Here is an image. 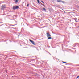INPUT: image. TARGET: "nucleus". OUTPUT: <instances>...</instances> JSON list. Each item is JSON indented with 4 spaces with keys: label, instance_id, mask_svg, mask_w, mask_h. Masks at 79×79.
<instances>
[{
    "label": "nucleus",
    "instance_id": "nucleus-1",
    "mask_svg": "<svg viewBox=\"0 0 79 79\" xmlns=\"http://www.w3.org/2000/svg\"><path fill=\"white\" fill-rule=\"evenodd\" d=\"M18 8H19V6H14L13 7V10H16V9H18Z\"/></svg>",
    "mask_w": 79,
    "mask_h": 79
},
{
    "label": "nucleus",
    "instance_id": "nucleus-2",
    "mask_svg": "<svg viewBox=\"0 0 79 79\" xmlns=\"http://www.w3.org/2000/svg\"><path fill=\"white\" fill-rule=\"evenodd\" d=\"M30 41L31 43L32 44H33L34 45H35V42L34 41H32V40H30Z\"/></svg>",
    "mask_w": 79,
    "mask_h": 79
},
{
    "label": "nucleus",
    "instance_id": "nucleus-3",
    "mask_svg": "<svg viewBox=\"0 0 79 79\" xmlns=\"http://www.w3.org/2000/svg\"><path fill=\"white\" fill-rule=\"evenodd\" d=\"M57 2H58L59 3H60V2H62L63 3H64V1H62L61 0H57Z\"/></svg>",
    "mask_w": 79,
    "mask_h": 79
},
{
    "label": "nucleus",
    "instance_id": "nucleus-4",
    "mask_svg": "<svg viewBox=\"0 0 79 79\" xmlns=\"http://www.w3.org/2000/svg\"><path fill=\"white\" fill-rule=\"evenodd\" d=\"M46 34L47 37H51V35H50L49 33H47Z\"/></svg>",
    "mask_w": 79,
    "mask_h": 79
},
{
    "label": "nucleus",
    "instance_id": "nucleus-5",
    "mask_svg": "<svg viewBox=\"0 0 79 79\" xmlns=\"http://www.w3.org/2000/svg\"><path fill=\"white\" fill-rule=\"evenodd\" d=\"M18 1H19V0H15L16 3H18Z\"/></svg>",
    "mask_w": 79,
    "mask_h": 79
},
{
    "label": "nucleus",
    "instance_id": "nucleus-6",
    "mask_svg": "<svg viewBox=\"0 0 79 79\" xmlns=\"http://www.w3.org/2000/svg\"><path fill=\"white\" fill-rule=\"evenodd\" d=\"M51 39H52V38L50 37H48V40Z\"/></svg>",
    "mask_w": 79,
    "mask_h": 79
},
{
    "label": "nucleus",
    "instance_id": "nucleus-7",
    "mask_svg": "<svg viewBox=\"0 0 79 79\" xmlns=\"http://www.w3.org/2000/svg\"><path fill=\"white\" fill-rule=\"evenodd\" d=\"M43 10H44V11H46V9H45V8H43Z\"/></svg>",
    "mask_w": 79,
    "mask_h": 79
},
{
    "label": "nucleus",
    "instance_id": "nucleus-8",
    "mask_svg": "<svg viewBox=\"0 0 79 79\" xmlns=\"http://www.w3.org/2000/svg\"><path fill=\"white\" fill-rule=\"evenodd\" d=\"M62 63H67V62H62Z\"/></svg>",
    "mask_w": 79,
    "mask_h": 79
},
{
    "label": "nucleus",
    "instance_id": "nucleus-9",
    "mask_svg": "<svg viewBox=\"0 0 79 79\" xmlns=\"http://www.w3.org/2000/svg\"><path fill=\"white\" fill-rule=\"evenodd\" d=\"M37 2L39 4H40V2H39V0H37Z\"/></svg>",
    "mask_w": 79,
    "mask_h": 79
},
{
    "label": "nucleus",
    "instance_id": "nucleus-10",
    "mask_svg": "<svg viewBox=\"0 0 79 79\" xmlns=\"http://www.w3.org/2000/svg\"><path fill=\"white\" fill-rule=\"evenodd\" d=\"M79 76H78L76 77V79H78V78H79Z\"/></svg>",
    "mask_w": 79,
    "mask_h": 79
},
{
    "label": "nucleus",
    "instance_id": "nucleus-11",
    "mask_svg": "<svg viewBox=\"0 0 79 79\" xmlns=\"http://www.w3.org/2000/svg\"><path fill=\"white\" fill-rule=\"evenodd\" d=\"M41 2H42V3H43V4H44V2L42 1H41Z\"/></svg>",
    "mask_w": 79,
    "mask_h": 79
},
{
    "label": "nucleus",
    "instance_id": "nucleus-12",
    "mask_svg": "<svg viewBox=\"0 0 79 79\" xmlns=\"http://www.w3.org/2000/svg\"><path fill=\"white\" fill-rule=\"evenodd\" d=\"M27 6H29V4H27Z\"/></svg>",
    "mask_w": 79,
    "mask_h": 79
},
{
    "label": "nucleus",
    "instance_id": "nucleus-13",
    "mask_svg": "<svg viewBox=\"0 0 79 79\" xmlns=\"http://www.w3.org/2000/svg\"><path fill=\"white\" fill-rule=\"evenodd\" d=\"M18 36H19V35Z\"/></svg>",
    "mask_w": 79,
    "mask_h": 79
}]
</instances>
